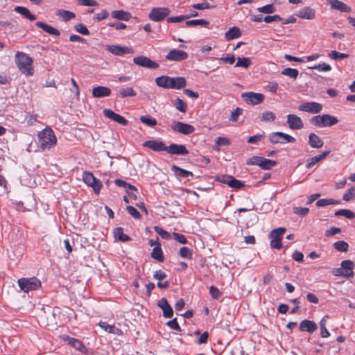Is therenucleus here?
<instances>
[{"label": "nucleus", "instance_id": "nucleus-1", "mask_svg": "<svg viewBox=\"0 0 355 355\" xmlns=\"http://www.w3.org/2000/svg\"><path fill=\"white\" fill-rule=\"evenodd\" d=\"M33 59L23 52H17L15 54V63L21 73L26 76H32L34 73Z\"/></svg>", "mask_w": 355, "mask_h": 355}, {"label": "nucleus", "instance_id": "nucleus-2", "mask_svg": "<svg viewBox=\"0 0 355 355\" xmlns=\"http://www.w3.org/2000/svg\"><path fill=\"white\" fill-rule=\"evenodd\" d=\"M38 144L42 150L50 149L57 143L56 137L53 130L46 127L38 133Z\"/></svg>", "mask_w": 355, "mask_h": 355}, {"label": "nucleus", "instance_id": "nucleus-3", "mask_svg": "<svg viewBox=\"0 0 355 355\" xmlns=\"http://www.w3.org/2000/svg\"><path fill=\"white\" fill-rule=\"evenodd\" d=\"M310 122L316 127H329L337 124L338 119L329 114H322L313 116Z\"/></svg>", "mask_w": 355, "mask_h": 355}, {"label": "nucleus", "instance_id": "nucleus-4", "mask_svg": "<svg viewBox=\"0 0 355 355\" xmlns=\"http://www.w3.org/2000/svg\"><path fill=\"white\" fill-rule=\"evenodd\" d=\"M17 282L21 290L25 293L37 290L41 286L40 280L35 277L31 278H21Z\"/></svg>", "mask_w": 355, "mask_h": 355}, {"label": "nucleus", "instance_id": "nucleus-5", "mask_svg": "<svg viewBox=\"0 0 355 355\" xmlns=\"http://www.w3.org/2000/svg\"><path fill=\"white\" fill-rule=\"evenodd\" d=\"M171 12L168 8L156 7L153 8L148 13V18L155 22H159L166 18Z\"/></svg>", "mask_w": 355, "mask_h": 355}, {"label": "nucleus", "instance_id": "nucleus-6", "mask_svg": "<svg viewBox=\"0 0 355 355\" xmlns=\"http://www.w3.org/2000/svg\"><path fill=\"white\" fill-rule=\"evenodd\" d=\"M286 232V228L279 227L272 230L270 234L269 237L271 239L270 245L272 248L279 250L282 248V237Z\"/></svg>", "mask_w": 355, "mask_h": 355}, {"label": "nucleus", "instance_id": "nucleus-7", "mask_svg": "<svg viewBox=\"0 0 355 355\" xmlns=\"http://www.w3.org/2000/svg\"><path fill=\"white\" fill-rule=\"evenodd\" d=\"M269 141L271 144H285L293 143L296 141L295 138L282 132H272L268 135Z\"/></svg>", "mask_w": 355, "mask_h": 355}, {"label": "nucleus", "instance_id": "nucleus-8", "mask_svg": "<svg viewBox=\"0 0 355 355\" xmlns=\"http://www.w3.org/2000/svg\"><path fill=\"white\" fill-rule=\"evenodd\" d=\"M83 180L87 185L92 187L96 194L99 193L102 188V183L99 180L96 179L92 173L85 171L83 174Z\"/></svg>", "mask_w": 355, "mask_h": 355}, {"label": "nucleus", "instance_id": "nucleus-9", "mask_svg": "<svg viewBox=\"0 0 355 355\" xmlns=\"http://www.w3.org/2000/svg\"><path fill=\"white\" fill-rule=\"evenodd\" d=\"M241 98L250 105H259L263 102L264 95L261 93H255L252 92H244L241 94Z\"/></svg>", "mask_w": 355, "mask_h": 355}, {"label": "nucleus", "instance_id": "nucleus-10", "mask_svg": "<svg viewBox=\"0 0 355 355\" xmlns=\"http://www.w3.org/2000/svg\"><path fill=\"white\" fill-rule=\"evenodd\" d=\"M173 131L188 135L193 133L195 128L193 125L180 121H173L171 124Z\"/></svg>", "mask_w": 355, "mask_h": 355}, {"label": "nucleus", "instance_id": "nucleus-11", "mask_svg": "<svg viewBox=\"0 0 355 355\" xmlns=\"http://www.w3.org/2000/svg\"><path fill=\"white\" fill-rule=\"evenodd\" d=\"M132 60L135 64L147 69H155L159 67L157 62L144 55L135 57Z\"/></svg>", "mask_w": 355, "mask_h": 355}, {"label": "nucleus", "instance_id": "nucleus-12", "mask_svg": "<svg viewBox=\"0 0 355 355\" xmlns=\"http://www.w3.org/2000/svg\"><path fill=\"white\" fill-rule=\"evenodd\" d=\"M300 111L312 114L320 113L322 110V105L316 102H308L300 105L298 107Z\"/></svg>", "mask_w": 355, "mask_h": 355}, {"label": "nucleus", "instance_id": "nucleus-13", "mask_svg": "<svg viewBox=\"0 0 355 355\" xmlns=\"http://www.w3.org/2000/svg\"><path fill=\"white\" fill-rule=\"evenodd\" d=\"M340 266L344 274V278L350 279L354 277V269L355 263L351 260H344L341 262Z\"/></svg>", "mask_w": 355, "mask_h": 355}, {"label": "nucleus", "instance_id": "nucleus-14", "mask_svg": "<svg viewBox=\"0 0 355 355\" xmlns=\"http://www.w3.org/2000/svg\"><path fill=\"white\" fill-rule=\"evenodd\" d=\"M188 58V54L187 52L179 50V49H173L171 50L168 54L166 55V59L170 61H176L180 62L182 60H184Z\"/></svg>", "mask_w": 355, "mask_h": 355}, {"label": "nucleus", "instance_id": "nucleus-15", "mask_svg": "<svg viewBox=\"0 0 355 355\" xmlns=\"http://www.w3.org/2000/svg\"><path fill=\"white\" fill-rule=\"evenodd\" d=\"M287 123L291 130H300L304 127L302 120L300 116L294 114L287 115Z\"/></svg>", "mask_w": 355, "mask_h": 355}, {"label": "nucleus", "instance_id": "nucleus-16", "mask_svg": "<svg viewBox=\"0 0 355 355\" xmlns=\"http://www.w3.org/2000/svg\"><path fill=\"white\" fill-rule=\"evenodd\" d=\"M106 50L118 56H122L125 53H133V50L131 48L119 45H107Z\"/></svg>", "mask_w": 355, "mask_h": 355}, {"label": "nucleus", "instance_id": "nucleus-17", "mask_svg": "<svg viewBox=\"0 0 355 355\" xmlns=\"http://www.w3.org/2000/svg\"><path fill=\"white\" fill-rule=\"evenodd\" d=\"M166 151L169 154L177 155H187L189 154L188 150L182 144H172L166 146Z\"/></svg>", "mask_w": 355, "mask_h": 355}, {"label": "nucleus", "instance_id": "nucleus-18", "mask_svg": "<svg viewBox=\"0 0 355 355\" xmlns=\"http://www.w3.org/2000/svg\"><path fill=\"white\" fill-rule=\"evenodd\" d=\"M103 114L105 117L112 119V121L118 123L122 125H128V121L121 115L115 113L110 109H105L103 110Z\"/></svg>", "mask_w": 355, "mask_h": 355}, {"label": "nucleus", "instance_id": "nucleus-19", "mask_svg": "<svg viewBox=\"0 0 355 355\" xmlns=\"http://www.w3.org/2000/svg\"><path fill=\"white\" fill-rule=\"evenodd\" d=\"M143 146L156 152L166 150V146L161 141L148 140L145 141Z\"/></svg>", "mask_w": 355, "mask_h": 355}, {"label": "nucleus", "instance_id": "nucleus-20", "mask_svg": "<svg viewBox=\"0 0 355 355\" xmlns=\"http://www.w3.org/2000/svg\"><path fill=\"white\" fill-rule=\"evenodd\" d=\"M158 306L163 311V316L166 318H172L173 315V311L172 307L168 303V301L166 298H162L157 304Z\"/></svg>", "mask_w": 355, "mask_h": 355}, {"label": "nucleus", "instance_id": "nucleus-21", "mask_svg": "<svg viewBox=\"0 0 355 355\" xmlns=\"http://www.w3.org/2000/svg\"><path fill=\"white\" fill-rule=\"evenodd\" d=\"M111 89L104 86H97L92 89V96L94 98H103L110 96Z\"/></svg>", "mask_w": 355, "mask_h": 355}, {"label": "nucleus", "instance_id": "nucleus-22", "mask_svg": "<svg viewBox=\"0 0 355 355\" xmlns=\"http://www.w3.org/2000/svg\"><path fill=\"white\" fill-rule=\"evenodd\" d=\"M329 3L331 7V8L340 10V12H350L352 11V8L350 6H347L345 3L338 1V0H329Z\"/></svg>", "mask_w": 355, "mask_h": 355}, {"label": "nucleus", "instance_id": "nucleus-23", "mask_svg": "<svg viewBox=\"0 0 355 355\" xmlns=\"http://www.w3.org/2000/svg\"><path fill=\"white\" fill-rule=\"evenodd\" d=\"M295 15L302 19H313L315 18V10L310 7H304L298 10Z\"/></svg>", "mask_w": 355, "mask_h": 355}, {"label": "nucleus", "instance_id": "nucleus-24", "mask_svg": "<svg viewBox=\"0 0 355 355\" xmlns=\"http://www.w3.org/2000/svg\"><path fill=\"white\" fill-rule=\"evenodd\" d=\"M317 324L315 322L309 320H304L300 324V329L302 331H307L312 334L317 329Z\"/></svg>", "mask_w": 355, "mask_h": 355}, {"label": "nucleus", "instance_id": "nucleus-25", "mask_svg": "<svg viewBox=\"0 0 355 355\" xmlns=\"http://www.w3.org/2000/svg\"><path fill=\"white\" fill-rule=\"evenodd\" d=\"M35 25L42 28L44 31L49 33V35L58 37L60 35V32L55 28L44 23L42 21H37Z\"/></svg>", "mask_w": 355, "mask_h": 355}, {"label": "nucleus", "instance_id": "nucleus-26", "mask_svg": "<svg viewBox=\"0 0 355 355\" xmlns=\"http://www.w3.org/2000/svg\"><path fill=\"white\" fill-rule=\"evenodd\" d=\"M242 32L239 27H231L225 33V38L227 41H230L234 39L239 38L241 36Z\"/></svg>", "mask_w": 355, "mask_h": 355}, {"label": "nucleus", "instance_id": "nucleus-27", "mask_svg": "<svg viewBox=\"0 0 355 355\" xmlns=\"http://www.w3.org/2000/svg\"><path fill=\"white\" fill-rule=\"evenodd\" d=\"M329 151H325L318 155L314 156L307 160V163L306 164V168H311L314 166L316 164L323 160L329 154Z\"/></svg>", "mask_w": 355, "mask_h": 355}, {"label": "nucleus", "instance_id": "nucleus-28", "mask_svg": "<svg viewBox=\"0 0 355 355\" xmlns=\"http://www.w3.org/2000/svg\"><path fill=\"white\" fill-rule=\"evenodd\" d=\"M170 89H180L186 86V80L184 77L171 78Z\"/></svg>", "mask_w": 355, "mask_h": 355}, {"label": "nucleus", "instance_id": "nucleus-29", "mask_svg": "<svg viewBox=\"0 0 355 355\" xmlns=\"http://www.w3.org/2000/svg\"><path fill=\"white\" fill-rule=\"evenodd\" d=\"M309 144L312 148H320L324 143L321 138L315 133H310L309 135Z\"/></svg>", "mask_w": 355, "mask_h": 355}, {"label": "nucleus", "instance_id": "nucleus-30", "mask_svg": "<svg viewBox=\"0 0 355 355\" xmlns=\"http://www.w3.org/2000/svg\"><path fill=\"white\" fill-rule=\"evenodd\" d=\"M61 338L62 340L67 341L69 345L73 347L76 349L82 351L83 348L84 347L83 344L78 339L71 338L67 335H62Z\"/></svg>", "mask_w": 355, "mask_h": 355}, {"label": "nucleus", "instance_id": "nucleus-31", "mask_svg": "<svg viewBox=\"0 0 355 355\" xmlns=\"http://www.w3.org/2000/svg\"><path fill=\"white\" fill-rule=\"evenodd\" d=\"M14 10L26 17V19H29L30 21H34L36 19V16L33 14H32L30 10L22 6H16L14 8Z\"/></svg>", "mask_w": 355, "mask_h": 355}, {"label": "nucleus", "instance_id": "nucleus-32", "mask_svg": "<svg viewBox=\"0 0 355 355\" xmlns=\"http://www.w3.org/2000/svg\"><path fill=\"white\" fill-rule=\"evenodd\" d=\"M171 169L173 171L175 176L178 178H188L193 177V175L192 172L181 168L180 167L176 165H173Z\"/></svg>", "mask_w": 355, "mask_h": 355}, {"label": "nucleus", "instance_id": "nucleus-33", "mask_svg": "<svg viewBox=\"0 0 355 355\" xmlns=\"http://www.w3.org/2000/svg\"><path fill=\"white\" fill-rule=\"evenodd\" d=\"M111 16L112 18L123 21H128L131 17L130 13L122 10L112 11Z\"/></svg>", "mask_w": 355, "mask_h": 355}, {"label": "nucleus", "instance_id": "nucleus-34", "mask_svg": "<svg viewBox=\"0 0 355 355\" xmlns=\"http://www.w3.org/2000/svg\"><path fill=\"white\" fill-rule=\"evenodd\" d=\"M113 234L115 239L123 242L128 241L131 239L129 236L123 233V230L122 227L115 228L113 231Z\"/></svg>", "mask_w": 355, "mask_h": 355}, {"label": "nucleus", "instance_id": "nucleus-35", "mask_svg": "<svg viewBox=\"0 0 355 355\" xmlns=\"http://www.w3.org/2000/svg\"><path fill=\"white\" fill-rule=\"evenodd\" d=\"M171 77L167 76H162L156 78L155 83L157 86L162 88H170V82Z\"/></svg>", "mask_w": 355, "mask_h": 355}, {"label": "nucleus", "instance_id": "nucleus-36", "mask_svg": "<svg viewBox=\"0 0 355 355\" xmlns=\"http://www.w3.org/2000/svg\"><path fill=\"white\" fill-rule=\"evenodd\" d=\"M98 325L100 326L101 328H102L105 331H107L109 333L117 335L121 333V331L119 329H118L114 325L108 324L106 322H100L98 323Z\"/></svg>", "mask_w": 355, "mask_h": 355}, {"label": "nucleus", "instance_id": "nucleus-37", "mask_svg": "<svg viewBox=\"0 0 355 355\" xmlns=\"http://www.w3.org/2000/svg\"><path fill=\"white\" fill-rule=\"evenodd\" d=\"M329 318V315L324 316L320 322V334L322 338H327L330 334L326 328L327 321Z\"/></svg>", "mask_w": 355, "mask_h": 355}, {"label": "nucleus", "instance_id": "nucleus-38", "mask_svg": "<svg viewBox=\"0 0 355 355\" xmlns=\"http://www.w3.org/2000/svg\"><path fill=\"white\" fill-rule=\"evenodd\" d=\"M277 162L276 161L270 160L268 159H266L263 157H261L260 161L259 166L264 170H270L275 166H276Z\"/></svg>", "mask_w": 355, "mask_h": 355}, {"label": "nucleus", "instance_id": "nucleus-39", "mask_svg": "<svg viewBox=\"0 0 355 355\" xmlns=\"http://www.w3.org/2000/svg\"><path fill=\"white\" fill-rule=\"evenodd\" d=\"M340 202L339 200H336L332 198H322L318 200L315 205L317 207H325L331 205H339Z\"/></svg>", "mask_w": 355, "mask_h": 355}, {"label": "nucleus", "instance_id": "nucleus-40", "mask_svg": "<svg viewBox=\"0 0 355 355\" xmlns=\"http://www.w3.org/2000/svg\"><path fill=\"white\" fill-rule=\"evenodd\" d=\"M335 216H344L349 219H353L355 218V214L352 211L346 209L337 210L335 212Z\"/></svg>", "mask_w": 355, "mask_h": 355}, {"label": "nucleus", "instance_id": "nucleus-41", "mask_svg": "<svg viewBox=\"0 0 355 355\" xmlns=\"http://www.w3.org/2000/svg\"><path fill=\"white\" fill-rule=\"evenodd\" d=\"M57 15H58L59 17L62 18V19L64 21H69L76 17V15L73 12H72L71 11H68V10H59L58 11Z\"/></svg>", "mask_w": 355, "mask_h": 355}, {"label": "nucleus", "instance_id": "nucleus-42", "mask_svg": "<svg viewBox=\"0 0 355 355\" xmlns=\"http://www.w3.org/2000/svg\"><path fill=\"white\" fill-rule=\"evenodd\" d=\"M151 257L152 258L159 261H164V256H163V252H162V250L160 248V246H155L154 247V248L153 249V251L151 252Z\"/></svg>", "mask_w": 355, "mask_h": 355}, {"label": "nucleus", "instance_id": "nucleus-43", "mask_svg": "<svg viewBox=\"0 0 355 355\" xmlns=\"http://www.w3.org/2000/svg\"><path fill=\"white\" fill-rule=\"evenodd\" d=\"M282 74L284 75V76H288L291 78H293V79L295 80L297 78L298 75H299V71L296 69H293V68H289L288 67V68L284 69L282 71Z\"/></svg>", "mask_w": 355, "mask_h": 355}, {"label": "nucleus", "instance_id": "nucleus-44", "mask_svg": "<svg viewBox=\"0 0 355 355\" xmlns=\"http://www.w3.org/2000/svg\"><path fill=\"white\" fill-rule=\"evenodd\" d=\"M119 94L122 98L132 97L137 95V92L132 87L121 88L119 90Z\"/></svg>", "mask_w": 355, "mask_h": 355}, {"label": "nucleus", "instance_id": "nucleus-45", "mask_svg": "<svg viewBox=\"0 0 355 355\" xmlns=\"http://www.w3.org/2000/svg\"><path fill=\"white\" fill-rule=\"evenodd\" d=\"M334 248L342 252H346L348 251L349 244L344 241H338L334 243Z\"/></svg>", "mask_w": 355, "mask_h": 355}, {"label": "nucleus", "instance_id": "nucleus-46", "mask_svg": "<svg viewBox=\"0 0 355 355\" xmlns=\"http://www.w3.org/2000/svg\"><path fill=\"white\" fill-rule=\"evenodd\" d=\"M209 22L205 19H192L186 21L187 26H207Z\"/></svg>", "mask_w": 355, "mask_h": 355}, {"label": "nucleus", "instance_id": "nucleus-47", "mask_svg": "<svg viewBox=\"0 0 355 355\" xmlns=\"http://www.w3.org/2000/svg\"><path fill=\"white\" fill-rule=\"evenodd\" d=\"M140 121L141 123L149 127H154L157 125V120L150 116H141L140 117Z\"/></svg>", "mask_w": 355, "mask_h": 355}, {"label": "nucleus", "instance_id": "nucleus-48", "mask_svg": "<svg viewBox=\"0 0 355 355\" xmlns=\"http://www.w3.org/2000/svg\"><path fill=\"white\" fill-rule=\"evenodd\" d=\"M251 64V60L249 58H237V62L235 64L236 67L248 68Z\"/></svg>", "mask_w": 355, "mask_h": 355}, {"label": "nucleus", "instance_id": "nucleus-49", "mask_svg": "<svg viewBox=\"0 0 355 355\" xmlns=\"http://www.w3.org/2000/svg\"><path fill=\"white\" fill-rule=\"evenodd\" d=\"M276 119L275 114L270 111H266L261 114L260 119L262 121L271 122L274 121Z\"/></svg>", "mask_w": 355, "mask_h": 355}, {"label": "nucleus", "instance_id": "nucleus-50", "mask_svg": "<svg viewBox=\"0 0 355 355\" xmlns=\"http://www.w3.org/2000/svg\"><path fill=\"white\" fill-rule=\"evenodd\" d=\"M328 56L332 60H342L349 57V54L343 53L336 51H331Z\"/></svg>", "mask_w": 355, "mask_h": 355}, {"label": "nucleus", "instance_id": "nucleus-51", "mask_svg": "<svg viewBox=\"0 0 355 355\" xmlns=\"http://www.w3.org/2000/svg\"><path fill=\"white\" fill-rule=\"evenodd\" d=\"M355 198V186L352 187L349 189H347L345 193L343 194V200L348 202L352 199Z\"/></svg>", "mask_w": 355, "mask_h": 355}, {"label": "nucleus", "instance_id": "nucleus-52", "mask_svg": "<svg viewBox=\"0 0 355 355\" xmlns=\"http://www.w3.org/2000/svg\"><path fill=\"white\" fill-rule=\"evenodd\" d=\"M257 10L259 12L265 14H272L276 11L273 4H268L261 7H259L257 8Z\"/></svg>", "mask_w": 355, "mask_h": 355}, {"label": "nucleus", "instance_id": "nucleus-53", "mask_svg": "<svg viewBox=\"0 0 355 355\" xmlns=\"http://www.w3.org/2000/svg\"><path fill=\"white\" fill-rule=\"evenodd\" d=\"M227 185L231 188L239 189L244 187V183L239 180H236L232 176L230 180L229 184Z\"/></svg>", "mask_w": 355, "mask_h": 355}, {"label": "nucleus", "instance_id": "nucleus-54", "mask_svg": "<svg viewBox=\"0 0 355 355\" xmlns=\"http://www.w3.org/2000/svg\"><path fill=\"white\" fill-rule=\"evenodd\" d=\"M308 68L311 69H317L319 71H329L331 70V67L329 64H326L324 62L318 64H315L314 66L309 67Z\"/></svg>", "mask_w": 355, "mask_h": 355}, {"label": "nucleus", "instance_id": "nucleus-55", "mask_svg": "<svg viewBox=\"0 0 355 355\" xmlns=\"http://www.w3.org/2000/svg\"><path fill=\"white\" fill-rule=\"evenodd\" d=\"M174 105L175 108L181 112H186L187 111V104L180 98H177L175 100Z\"/></svg>", "mask_w": 355, "mask_h": 355}, {"label": "nucleus", "instance_id": "nucleus-56", "mask_svg": "<svg viewBox=\"0 0 355 355\" xmlns=\"http://www.w3.org/2000/svg\"><path fill=\"white\" fill-rule=\"evenodd\" d=\"M180 255L182 258L191 259L192 254L191 250L187 247H182L180 249Z\"/></svg>", "mask_w": 355, "mask_h": 355}, {"label": "nucleus", "instance_id": "nucleus-57", "mask_svg": "<svg viewBox=\"0 0 355 355\" xmlns=\"http://www.w3.org/2000/svg\"><path fill=\"white\" fill-rule=\"evenodd\" d=\"M126 210L135 219H140L141 216L137 209L132 206H128Z\"/></svg>", "mask_w": 355, "mask_h": 355}, {"label": "nucleus", "instance_id": "nucleus-58", "mask_svg": "<svg viewBox=\"0 0 355 355\" xmlns=\"http://www.w3.org/2000/svg\"><path fill=\"white\" fill-rule=\"evenodd\" d=\"M74 28L78 33L83 35H88L89 34V31H88L87 28L83 24H76L74 26Z\"/></svg>", "mask_w": 355, "mask_h": 355}, {"label": "nucleus", "instance_id": "nucleus-59", "mask_svg": "<svg viewBox=\"0 0 355 355\" xmlns=\"http://www.w3.org/2000/svg\"><path fill=\"white\" fill-rule=\"evenodd\" d=\"M209 293L211 297L215 300H218L222 295V293L219 291V289L214 286H210Z\"/></svg>", "mask_w": 355, "mask_h": 355}, {"label": "nucleus", "instance_id": "nucleus-60", "mask_svg": "<svg viewBox=\"0 0 355 355\" xmlns=\"http://www.w3.org/2000/svg\"><path fill=\"white\" fill-rule=\"evenodd\" d=\"M166 325L169 327L171 329L176 330L178 331H180L182 330L181 327L178 323L177 318H173L171 320L168 321L166 322Z\"/></svg>", "mask_w": 355, "mask_h": 355}, {"label": "nucleus", "instance_id": "nucleus-61", "mask_svg": "<svg viewBox=\"0 0 355 355\" xmlns=\"http://www.w3.org/2000/svg\"><path fill=\"white\" fill-rule=\"evenodd\" d=\"M309 211V209L307 207H294L293 208V213L297 215H300L301 216H305L307 215V214Z\"/></svg>", "mask_w": 355, "mask_h": 355}, {"label": "nucleus", "instance_id": "nucleus-62", "mask_svg": "<svg viewBox=\"0 0 355 355\" xmlns=\"http://www.w3.org/2000/svg\"><path fill=\"white\" fill-rule=\"evenodd\" d=\"M189 19L187 15H180L175 17H171L167 19L168 23H178L184 21V19Z\"/></svg>", "mask_w": 355, "mask_h": 355}, {"label": "nucleus", "instance_id": "nucleus-63", "mask_svg": "<svg viewBox=\"0 0 355 355\" xmlns=\"http://www.w3.org/2000/svg\"><path fill=\"white\" fill-rule=\"evenodd\" d=\"M192 7L197 10H205L214 8V6H211L208 2H203L202 3H196L192 5Z\"/></svg>", "mask_w": 355, "mask_h": 355}, {"label": "nucleus", "instance_id": "nucleus-64", "mask_svg": "<svg viewBox=\"0 0 355 355\" xmlns=\"http://www.w3.org/2000/svg\"><path fill=\"white\" fill-rule=\"evenodd\" d=\"M155 231L164 239H168L171 237V234L159 227H155Z\"/></svg>", "mask_w": 355, "mask_h": 355}]
</instances>
